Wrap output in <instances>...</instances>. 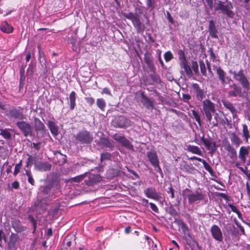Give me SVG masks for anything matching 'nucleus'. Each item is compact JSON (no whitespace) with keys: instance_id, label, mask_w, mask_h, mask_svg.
<instances>
[{"instance_id":"obj_53","label":"nucleus","mask_w":250,"mask_h":250,"mask_svg":"<svg viewBox=\"0 0 250 250\" xmlns=\"http://www.w3.org/2000/svg\"><path fill=\"white\" fill-rule=\"evenodd\" d=\"M28 218L31 222L32 226L34 228L33 232H35L37 229V221L34 217L32 215H29L28 216Z\"/></svg>"},{"instance_id":"obj_62","label":"nucleus","mask_w":250,"mask_h":250,"mask_svg":"<svg viewBox=\"0 0 250 250\" xmlns=\"http://www.w3.org/2000/svg\"><path fill=\"white\" fill-rule=\"evenodd\" d=\"M85 100L89 106H92L95 102V99L91 97H85Z\"/></svg>"},{"instance_id":"obj_7","label":"nucleus","mask_w":250,"mask_h":250,"mask_svg":"<svg viewBox=\"0 0 250 250\" xmlns=\"http://www.w3.org/2000/svg\"><path fill=\"white\" fill-rule=\"evenodd\" d=\"M16 125L24 137H27L33 135V128L30 123L22 120L18 121Z\"/></svg>"},{"instance_id":"obj_45","label":"nucleus","mask_w":250,"mask_h":250,"mask_svg":"<svg viewBox=\"0 0 250 250\" xmlns=\"http://www.w3.org/2000/svg\"><path fill=\"white\" fill-rule=\"evenodd\" d=\"M90 179L92 181L93 183L94 184H95L96 183H98L100 182L102 178L101 176L99 174H90L89 175Z\"/></svg>"},{"instance_id":"obj_60","label":"nucleus","mask_w":250,"mask_h":250,"mask_svg":"<svg viewBox=\"0 0 250 250\" xmlns=\"http://www.w3.org/2000/svg\"><path fill=\"white\" fill-rule=\"evenodd\" d=\"M192 68L195 74H197L199 72L198 64L197 62H192Z\"/></svg>"},{"instance_id":"obj_43","label":"nucleus","mask_w":250,"mask_h":250,"mask_svg":"<svg viewBox=\"0 0 250 250\" xmlns=\"http://www.w3.org/2000/svg\"><path fill=\"white\" fill-rule=\"evenodd\" d=\"M229 231L232 237L236 238L238 240L239 239L240 237L239 231L236 229L234 226H230L229 228Z\"/></svg>"},{"instance_id":"obj_23","label":"nucleus","mask_w":250,"mask_h":250,"mask_svg":"<svg viewBox=\"0 0 250 250\" xmlns=\"http://www.w3.org/2000/svg\"><path fill=\"white\" fill-rule=\"evenodd\" d=\"M51 165L47 162H39L34 164L35 169L41 172L50 171Z\"/></svg>"},{"instance_id":"obj_22","label":"nucleus","mask_w":250,"mask_h":250,"mask_svg":"<svg viewBox=\"0 0 250 250\" xmlns=\"http://www.w3.org/2000/svg\"><path fill=\"white\" fill-rule=\"evenodd\" d=\"M141 97L142 100L141 102L148 109L152 110L154 107L153 101L151 100L149 97L146 96L144 92H142L140 93Z\"/></svg>"},{"instance_id":"obj_27","label":"nucleus","mask_w":250,"mask_h":250,"mask_svg":"<svg viewBox=\"0 0 250 250\" xmlns=\"http://www.w3.org/2000/svg\"><path fill=\"white\" fill-rule=\"evenodd\" d=\"M208 32L210 36L212 38L218 39V31L216 28L215 23L213 20L209 21Z\"/></svg>"},{"instance_id":"obj_6","label":"nucleus","mask_w":250,"mask_h":250,"mask_svg":"<svg viewBox=\"0 0 250 250\" xmlns=\"http://www.w3.org/2000/svg\"><path fill=\"white\" fill-rule=\"evenodd\" d=\"M202 108L201 111L206 119L207 117L211 118V115H214L216 111L215 104L209 99H207L202 102Z\"/></svg>"},{"instance_id":"obj_46","label":"nucleus","mask_w":250,"mask_h":250,"mask_svg":"<svg viewBox=\"0 0 250 250\" xmlns=\"http://www.w3.org/2000/svg\"><path fill=\"white\" fill-rule=\"evenodd\" d=\"M202 164H203L205 169L208 171L210 175L214 176V172L210 165L205 160L203 161Z\"/></svg>"},{"instance_id":"obj_40","label":"nucleus","mask_w":250,"mask_h":250,"mask_svg":"<svg viewBox=\"0 0 250 250\" xmlns=\"http://www.w3.org/2000/svg\"><path fill=\"white\" fill-rule=\"evenodd\" d=\"M0 30L4 33H10L13 31V27L5 21L1 25Z\"/></svg>"},{"instance_id":"obj_30","label":"nucleus","mask_w":250,"mask_h":250,"mask_svg":"<svg viewBox=\"0 0 250 250\" xmlns=\"http://www.w3.org/2000/svg\"><path fill=\"white\" fill-rule=\"evenodd\" d=\"M175 222L177 225L180 228L183 233L185 235H188L189 234L188 227L184 221L181 219H177L175 220Z\"/></svg>"},{"instance_id":"obj_32","label":"nucleus","mask_w":250,"mask_h":250,"mask_svg":"<svg viewBox=\"0 0 250 250\" xmlns=\"http://www.w3.org/2000/svg\"><path fill=\"white\" fill-rule=\"evenodd\" d=\"M74 240V239L72 236H67L63 241V247L61 250H70Z\"/></svg>"},{"instance_id":"obj_3","label":"nucleus","mask_w":250,"mask_h":250,"mask_svg":"<svg viewBox=\"0 0 250 250\" xmlns=\"http://www.w3.org/2000/svg\"><path fill=\"white\" fill-rule=\"evenodd\" d=\"M230 90L228 91V96L229 97H236L238 96L241 98H247L248 93H250V90H247L245 88L241 87L235 83H233L229 85Z\"/></svg>"},{"instance_id":"obj_11","label":"nucleus","mask_w":250,"mask_h":250,"mask_svg":"<svg viewBox=\"0 0 250 250\" xmlns=\"http://www.w3.org/2000/svg\"><path fill=\"white\" fill-rule=\"evenodd\" d=\"M113 138L125 148L129 150L134 149L133 146L125 136L116 133L113 135Z\"/></svg>"},{"instance_id":"obj_42","label":"nucleus","mask_w":250,"mask_h":250,"mask_svg":"<svg viewBox=\"0 0 250 250\" xmlns=\"http://www.w3.org/2000/svg\"><path fill=\"white\" fill-rule=\"evenodd\" d=\"M11 129L10 128L0 129V135L6 139L9 140L12 138V135L10 132Z\"/></svg>"},{"instance_id":"obj_64","label":"nucleus","mask_w":250,"mask_h":250,"mask_svg":"<svg viewBox=\"0 0 250 250\" xmlns=\"http://www.w3.org/2000/svg\"><path fill=\"white\" fill-rule=\"evenodd\" d=\"M154 0H146V6L148 8H151V9H153L154 8V6L153 5Z\"/></svg>"},{"instance_id":"obj_28","label":"nucleus","mask_w":250,"mask_h":250,"mask_svg":"<svg viewBox=\"0 0 250 250\" xmlns=\"http://www.w3.org/2000/svg\"><path fill=\"white\" fill-rule=\"evenodd\" d=\"M98 144L102 148L108 147L111 150H113L114 148V146L107 138H100Z\"/></svg>"},{"instance_id":"obj_35","label":"nucleus","mask_w":250,"mask_h":250,"mask_svg":"<svg viewBox=\"0 0 250 250\" xmlns=\"http://www.w3.org/2000/svg\"><path fill=\"white\" fill-rule=\"evenodd\" d=\"M13 228L17 232H21L25 230V228L22 226L21 223L19 220H16L12 223Z\"/></svg>"},{"instance_id":"obj_51","label":"nucleus","mask_w":250,"mask_h":250,"mask_svg":"<svg viewBox=\"0 0 250 250\" xmlns=\"http://www.w3.org/2000/svg\"><path fill=\"white\" fill-rule=\"evenodd\" d=\"M177 54L178 55L179 59L180 61V62H185L187 61L185 52L183 50H179L177 52Z\"/></svg>"},{"instance_id":"obj_54","label":"nucleus","mask_w":250,"mask_h":250,"mask_svg":"<svg viewBox=\"0 0 250 250\" xmlns=\"http://www.w3.org/2000/svg\"><path fill=\"white\" fill-rule=\"evenodd\" d=\"M173 55L170 51H167L164 54V59L166 62H168L173 59Z\"/></svg>"},{"instance_id":"obj_57","label":"nucleus","mask_w":250,"mask_h":250,"mask_svg":"<svg viewBox=\"0 0 250 250\" xmlns=\"http://www.w3.org/2000/svg\"><path fill=\"white\" fill-rule=\"evenodd\" d=\"M229 122L230 121L226 117H225L224 118L220 119V124L224 126H225V125H229L230 124Z\"/></svg>"},{"instance_id":"obj_50","label":"nucleus","mask_w":250,"mask_h":250,"mask_svg":"<svg viewBox=\"0 0 250 250\" xmlns=\"http://www.w3.org/2000/svg\"><path fill=\"white\" fill-rule=\"evenodd\" d=\"M192 115L193 116V118L198 123L199 125H201V117H200V115L199 114L198 112L195 110H192Z\"/></svg>"},{"instance_id":"obj_4","label":"nucleus","mask_w":250,"mask_h":250,"mask_svg":"<svg viewBox=\"0 0 250 250\" xmlns=\"http://www.w3.org/2000/svg\"><path fill=\"white\" fill-rule=\"evenodd\" d=\"M75 141L82 145L90 144L93 140V135L88 131L82 130L74 136Z\"/></svg>"},{"instance_id":"obj_39","label":"nucleus","mask_w":250,"mask_h":250,"mask_svg":"<svg viewBox=\"0 0 250 250\" xmlns=\"http://www.w3.org/2000/svg\"><path fill=\"white\" fill-rule=\"evenodd\" d=\"M48 127L52 135L54 136H57L58 134V127L54 122L50 121H49Z\"/></svg>"},{"instance_id":"obj_17","label":"nucleus","mask_w":250,"mask_h":250,"mask_svg":"<svg viewBox=\"0 0 250 250\" xmlns=\"http://www.w3.org/2000/svg\"><path fill=\"white\" fill-rule=\"evenodd\" d=\"M223 143L225 149L228 152V155L230 158L232 159L236 158L237 151L229 142L227 139H225L223 140Z\"/></svg>"},{"instance_id":"obj_9","label":"nucleus","mask_w":250,"mask_h":250,"mask_svg":"<svg viewBox=\"0 0 250 250\" xmlns=\"http://www.w3.org/2000/svg\"><path fill=\"white\" fill-rule=\"evenodd\" d=\"M213 69L216 71L218 80L223 85L229 83L231 78L227 75L226 72L220 65H213Z\"/></svg>"},{"instance_id":"obj_58","label":"nucleus","mask_w":250,"mask_h":250,"mask_svg":"<svg viewBox=\"0 0 250 250\" xmlns=\"http://www.w3.org/2000/svg\"><path fill=\"white\" fill-rule=\"evenodd\" d=\"M151 79L157 83H160L161 82V79L159 75H156L155 74H151L150 75Z\"/></svg>"},{"instance_id":"obj_26","label":"nucleus","mask_w":250,"mask_h":250,"mask_svg":"<svg viewBox=\"0 0 250 250\" xmlns=\"http://www.w3.org/2000/svg\"><path fill=\"white\" fill-rule=\"evenodd\" d=\"M146 156L152 166L159 163V159L157 153L154 150L147 151L146 152Z\"/></svg>"},{"instance_id":"obj_41","label":"nucleus","mask_w":250,"mask_h":250,"mask_svg":"<svg viewBox=\"0 0 250 250\" xmlns=\"http://www.w3.org/2000/svg\"><path fill=\"white\" fill-rule=\"evenodd\" d=\"M25 66L24 65H21L20 68V84L19 86L21 88L22 87L24 84V83L25 80V76L24 74V69Z\"/></svg>"},{"instance_id":"obj_25","label":"nucleus","mask_w":250,"mask_h":250,"mask_svg":"<svg viewBox=\"0 0 250 250\" xmlns=\"http://www.w3.org/2000/svg\"><path fill=\"white\" fill-rule=\"evenodd\" d=\"M219 114L218 113L215 112V113L214 115H211V118L209 117H207L206 118V121L208 124L209 126H210L211 128H213L214 127H217L219 124L218 121Z\"/></svg>"},{"instance_id":"obj_37","label":"nucleus","mask_w":250,"mask_h":250,"mask_svg":"<svg viewBox=\"0 0 250 250\" xmlns=\"http://www.w3.org/2000/svg\"><path fill=\"white\" fill-rule=\"evenodd\" d=\"M180 65L184 69L188 76L190 77L193 75L190 67L188 64V61L185 62H180Z\"/></svg>"},{"instance_id":"obj_48","label":"nucleus","mask_w":250,"mask_h":250,"mask_svg":"<svg viewBox=\"0 0 250 250\" xmlns=\"http://www.w3.org/2000/svg\"><path fill=\"white\" fill-rule=\"evenodd\" d=\"M111 159V154L108 152H105L101 154L100 161L102 163L105 160H110Z\"/></svg>"},{"instance_id":"obj_29","label":"nucleus","mask_w":250,"mask_h":250,"mask_svg":"<svg viewBox=\"0 0 250 250\" xmlns=\"http://www.w3.org/2000/svg\"><path fill=\"white\" fill-rule=\"evenodd\" d=\"M175 222L177 225L180 228L183 233L185 235H188L189 234L188 227L184 221L181 219H177L175 220Z\"/></svg>"},{"instance_id":"obj_61","label":"nucleus","mask_w":250,"mask_h":250,"mask_svg":"<svg viewBox=\"0 0 250 250\" xmlns=\"http://www.w3.org/2000/svg\"><path fill=\"white\" fill-rule=\"evenodd\" d=\"M182 98L184 102L188 103L189 100L191 99V96L188 94H183Z\"/></svg>"},{"instance_id":"obj_18","label":"nucleus","mask_w":250,"mask_h":250,"mask_svg":"<svg viewBox=\"0 0 250 250\" xmlns=\"http://www.w3.org/2000/svg\"><path fill=\"white\" fill-rule=\"evenodd\" d=\"M210 232L213 239L218 242H222L223 236L220 228L216 225H213L210 228Z\"/></svg>"},{"instance_id":"obj_5","label":"nucleus","mask_w":250,"mask_h":250,"mask_svg":"<svg viewBox=\"0 0 250 250\" xmlns=\"http://www.w3.org/2000/svg\"><path fill=\"white\" fill-rule=\"evenodd\" d=\"M124 17L131 21L133 26L136 29L137 33H143L145 29V26L141 22L137 15L132 12H129L128 13L125 14Z\"/></svg>"},{"instance_id":"obj_24","label":"nucleus","mask_w":250,"mask_h":250,"mask_svg":"<svg viewBox=\"0 0 250 250\" xmlns=\"http://www.w3.org/2000/svg\"><path fill=\"white\" fill-rule=\"evenodd\" d=\"M229 138L231 143V145L236 148L238 147L243 143L242 140L235 132H230L229 133Z\"/></svg>"},{"instance_id":"obj_1","label":"nucleus","mask_w":250,"mask_h":250,"mask_svg":"<svg viewBox=\"0 0 250 250\" xmlns=\"http://www.w3.org/2000/svg\"><path fill=\"white\" fill-rule=\"evenodd\" d=\"M233 8V7L231 1L226 0L225 1H218L216 3L214 10L220 11L228 17L233 18L234 16V13L232 11Z\"/></svg>"},{"instance_id":"obj_36","label":"nucleus","mask_w":250,"mask_h":250,"mask_svg":"<svg viewBox=\"0 0 250 250\" xmlns=\"http://www.w3.org/2000/svg\"><path fill=\"white\" fill-rule=\"evenodd\" d=\"M187 150L193 154H195L200 156H202V153L199 147L195 146L188 145L187 146Z\"/></svg>"},{"instance_id":"obj_13","label":"nucleus","mask_w":250,"mask_h":250,"mask_svg":"<svg viewBox=\"0 0 250 250\" xmlns=\"http://www.w3.org/2000/svg\"><path fill=\"white\" fill-rule=\"evenodd\" d=\"M201 141L206 148L210 151V153H213L216 151L218 146L216 145V143L213 141L212 139L209 137L208 138H205L203 135L201 138Z\"/></svg>"},{"instance_id":"obj_38","label":"nucleus","mask_w":250,"mask_h":250,"mask_svg":"<svg viewBox=\"0 0 250 250\" xmlns=\"http://www.w3.org/2000/svg\"><path fill=\"white\" fill-rule=\"evenodd\" d=\"M70 102V109L73 110L76 106V93L75 91H72L69 96Z\"/></svg>"},{"instance_id":"obj_16","label":"nucleus","mask_w":250,"mask_h":250,"mask_svg":"<svg viewBox=\"0 0 250 250\" xmlns=\"http://www.w3.org/2000/svg\"><path fill=\"white\" fill-rule=\"evenodd\" d=\"M250 158V146H241L240 147L238 153V157L243 164L246 162L247 157Z\"/></svg>"},{"instance_id":"obj_15","label":"nucleus","mask_w":250,"mask_h":250,"mask_svg":"<svg viewBox=\"0 0 250 250\" xmlns=\"http://www.w3.org/2000/svg\"><path fill=\"white\" fill-rule=\"evenodd\" d=\"M34 128L37 135L43 137L45 134L46 129L43 123L38 118H35Z\"/></svg>"},{"instance_id":"obj_34","label":"nucleus","mask_w":250,"mask_h":250,"mask_svg":"<svg viewBox=\"0 0 250 250\" xmlns=\"http://www.w3.org/2000/svg\"><path fill=\"white\" fill-rule=\"evenodd\" d=\"M222 103L224 107L229 110L230 113L237 110L234 104L228 100H222Z\"/></svg>"},{"instance_id":"obj_2","label":"nucleus","mask_w":250,"mask_h":250,"mask_svg":"<svg viewBox=\"0 0 250 250\" xmlns=\"http://www.w3.org/2000/svg\"><path fill=\"white\" fill-rule=\"evenodd\" d=\"M182 194L184 197L185 196L188 198L189 204H192L198 201H203L206 197V195L202 192L198 191L193 192L188 188L183 190Z\"/></svg>"},{"instance_id":"obj_10","label":"nucleus","mask_w":250,"mask_h":250,"mask_svg":"<svg viewBox=\"0 0 250 250\" xmlns=\"http://www.w3.org/2000/svg\"><path fill=\"white\" fill-rule=\"evenodd\" d=\"M113 138L125 148L129 150L134 149L133 146L125 136L116 133L113 135Z\"/></svg>"},{"instance_id":"obj_12","label":"nucleus","mask_w":250,"mask_h":250,"mask_svg":"<svg viewBox=\"0 0 250 250\" xmlns=\"http://www.w3.org/2000/svg\"><path fill=\"white\" fill-rule=\"evenodd\" d=\"M23 108L21 106L14 107L9 110V114L11 118L22 121L25 118V116L23 114Z\"/></svg>"},{"instance_id":"obj_52","label":"nucleus","mask_w":250,"mask_h":250,"mask_svg":"<svg viewBox=\"0 0 250 250\" xmlns=\"http://www.w3.org/2000/svg\"><path fill=\"white\" fill-rule=\"evenodd\" d=\"M85 175H86V173L80 175L79 176L72 178L70 179V181L71 182H73L79 183L80 182L82 181L84 179V178L85 177Z\"/></svg>"},{"instance_id":"obj_31","label":"nucleus","mask_w":250,"mask_h":250,"mask_svg":"<svg viewBox=\"0 0 250 250\" xmlns=\"http://www.w3.org/2000/svg\"><path fill=\"white\" fill-rule=\"evenodd\" d=\"M242 136L245 143L248 144L250 139V132L246 124L242 125Z\"/></svg>"},{"instance_id":"obj_49","label":"nucleus","mask_w":250,"mask_h":250,"mask_svg":"<svg viewBox=\"0 0 250 250\" xmlns=\"http://www.w3.org/2000/svg\"><path fill=\"white\" fill-rule=\"evenodd\" d=\"M27 155L28 156V157L27 159L25 167H30L33 164H35L34 162L35 161V159L33 158L31 155L27 154Z\"/></svg>"},{"instance_id":"obj_8","label":"nucleus","mask_w":250,"mask_h":250,"mask_svg":"<svg viewBox=\"0 0 250 250\" xmlns=\"http://www.w3.org/2000/svg\"><path fill=\"white\" fill-rule=\"evenodd\" d=\"M111 124L116 128H125L131 125V121L124 116L121 115L115 117Z\"/></svg>"},{"instance_id":"obj_44","label":"nucleus","mask_w":250,"mask_h":250,"mask_svg":"<svg viewBox=\"0 0 250 250\" xmlns=\"http://www.w3.org/2000/svg\"><path fill=\"white\" fill-rule=\"evenodd\" d=\"M96 104L101 111H104L106 106V102L104 99L98 98L96 100Z\"/></svg>"},{"instance_id":"obj_63","label":"nucleus","mask_w":250,"mask_h":250,"mask_svg":"<svg viewBox=\"0 0 250 250\" xmlns=\"http://www.w3.org/2000/svg\"><path fill=\"white\" fill-rule=\"evenodd\" d=\"M34 73V66L32 64H30L27 69V74L30 76H32Z\"/></svg>"},{"instance_id":"obj_47","label":"nucleus","mask_w":250,"mask_h":250,"mask_svg":"<svg viewBox=\"0 0 250 250\" xmlns=\"http://www.w3.org/2000/svg\"><path fill=\"white\" fill-rule=\"evenodd\" d=\"M199 62L200 65L201 73L202 76L206 77L207 76V73L205 63H204L203 60H200Z\"/></svg>"},{"instance_id":"obj_21","label":"nucleus","mask_w":250,"mask_h":250,"mask_svg":"<svg viewBox=\"0 0 250 250\" xmlns=\"http://www.w3.org/2000/svg\"><path fill=\"white\" fill-rule=\"evenodd\" d=\"M10 4L8 0H0V14L6 16L11 12Z\"/></svg>"},{"instance_id":"obj_14","label":"nucleus","mask_w":250,"mask_h":250,"mask_svg":"<svg viewBox=\"0 0 250 250\" xmlns=\"http://www.w3.org/2000/svg\"><path fill=\"white\" fill-rule=\"evenodd\" d=\"M191 87L193 89V92L197 101L202 102L203 99L205 97L204 90L202 89L199 85L197 83H193L191 84Z\"/></svg>"},{"instance_id":"obj_19","label":"nucleus","mask_w":250,"mask_h":250,"mask_svg":"<svg viewBox=\"0 0 250 250\" xmlns=\"http://www.w3.org/2000/svg\"><path fill=\"white\" fill-rule=\"evenodd\" d=\"M144 193L147 198L156 201H158L161 197L154 187H151L146 188Z\"/></svg>"},{"instance_id":"obj_20","label":"nucleus","mask_w":250,"mask_h":250,"mask_svg":"<svg viewBox=\"0 0 250 250\" xmlns=\"http://www.w3.org/2000/svg\"><path fill=\"white\" fill-rule=\"evenodd\" d=\"M144 61L149 70L154 73L156 70L153 61V57L151 54L146 51L144 55Z\"/></svg>"},{"instance_id":"obj_33","label":"nucleus","mask_w":250,"mask_h":250,"mask_svg":"<svg viewBox=\"0 0 250 250\" xmlns=\"http://www.w3.org/2000/svg\"><path fill=\"white\" fill-rule=\"evenodd\" d=\"M54 181H51L49 184L42 187L41 192L44 195L50 196L51 189L54 188Z\"/></svg>"},{"instance_id":"obj_55","label":"nucleus","mask_w":250,"mask_h":250,"mask_svg":"<svg viewBox=\"0 0 250 250\" xmlns=\"http://www.w3.org/2000/svg\"><path fill=\"white\" fill-rule=\"evenodd\" d=\"M38 49L39 52V60L41 62V59L42 58L43 60H45V55L44 52L42 50L41 46L39 45L38 46Z\"/></svg>"},{"instance_id":"obj_59","label":"nucleus","mask_w":250,"mask_h":250,"mask_svg":"<svg viewBox=\"0 0 250 250\" xmlns=\"http://www.w3.org/2000/svg\"><path fill=\"white\" fill-rule=\"evenodd\" d=\"M208 52L209 53L210 59L212 62H215V61L216 60V55H215V53L213 52V49L212 48H209L208 49Z\"/></svg>"},{"instance_id":"obj_56","label":"nucleus","mask_w":250,"mask_h":250,"mask_svg":"<svg viewBox=\"0 0 250 250\" xmlns=\"http://www.w3.org/2000/svg\"><path fill=\"white\" fill-rule=\"evenodd\" d=\"M167 193L170 194V197L171 199H173L175 197V190L173 188L171 184H170V187L168 188Z\"/></svg>"}]
</instances>
